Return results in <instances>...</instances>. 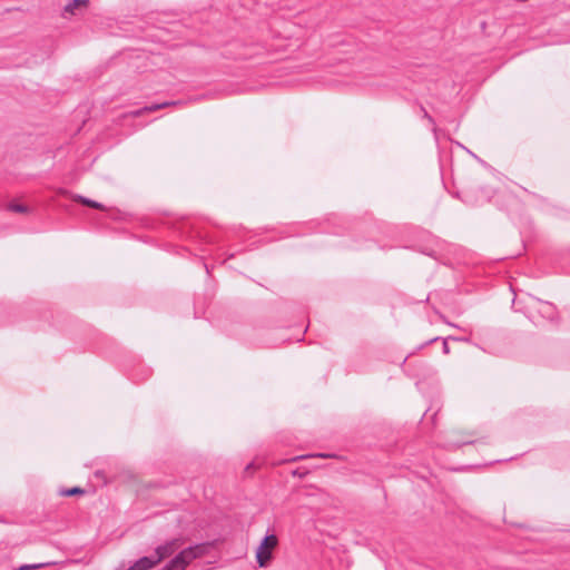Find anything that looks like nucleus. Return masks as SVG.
Returning <instances> with one entry per match:
<instances>
[{
    "instance_id": "obj_1",
    "label": "nucleus",
    "mask_w": 570,
    "mask_h": 570,
    "mask_svg": "<svg viewBox=\"0 0 570 570\" xmlns=\"http://www.w3.org/2000/svg\"><path fill=\"white\" fill-rule=\"evenodd\" d=\"M208 543H199L181 550L163 570H185L195 559L207 554Z\"/></svg>"
},
{
    "instance_id": "obj_2",
    "label": "nucleus",
    "mask_w": 570,
    "mask_h": 570,
    "mask_svg": "<svg viewBox=\"0 0 570 570\" xmlns=\"http://www.w3.org/2000/svg\"><path fill=\"white\" fill-rule=\"evenodd\" d=\"M208 543H199L181 550L163 570H185L195 559L207 554Z\"/></svg>"
},
{
    "instance_id": "obj_3",
    "label": "nucleus",
    "mask_w": 570,
    "mask_h": 570,
    "mask_svg": "<svg viewBox=\"0 0 570 570\" xmlns=\"http://www.w3.org/2000/svg\"><path fill=\"white\" fill-rule=\"evenodd\" d=\"M208 543H199L181 550L163 570H185L195 559L207 554Z\"/></svg>"
},
{
    "instance_id": "obj_4",
    "label": "nucleus",
    "mask_w": 570,
    "mask_h": 570,
    "mask_svg": "<svg viewBox=\"0 0 570 570\" xmlns=\"http://www.w3.org/2000/svg\"><path fill=\"white\" fill-rule=\"evenodd\" d=\"M277 538L274 534L266 535L256 550V560L259 567H266L272 558V550L277 546Z\"/></svg>"
},
{
    "instance_id": "obj_5",
    "label": "nucleus",
    "mask_w": 570,
    "mask_h": 570,
    "mask_svg": "<svg viewBox=\"0 0 570 570\" xmlns=\"http://www.w3.org/2000/svg\"><path fill=\"white\" fill-rule=\"evenodd\" d=\"M183 544V540L179 538L169 540L164 544L158 546L155 549L156 561L161 562L164 559L174 554Z\"/></svg>"
},
{
    "instance_id": "obj_6",
    "label": "nucleus",
    "mask_w": 570,
    "mask_h": 570,
    "mask_svg": "<svg viewBox=\"0 0 570 570\" xmlns=\"http://www.w3.org/2000/svg\"><path fill=\"white\" fill-rule=\"evenodd\" d=\"M158 564L156 561V557H142L137 560L132 566H130L127 570H149Z\"/></svg>"
},
{
    "instance_id": "obj_7",
    "label": "nucleus",
    "mask_w": 570,
    "mask_h": 570,
    "mask_svg": "<svg viewBox=\"0 0 570 570\" xmlns=\"http://www.w3.org/2000/svg\"><path fill=\"white\" fill-rule=\"evenodd\" d=\"M89 0H70L63 8L65 13L76 14L77 10L87 8Z\"/></svg>"
},
{
    "instance_id": "obj_8",
    "label": "nucleus",
    "mask_w": 570,
    "mask_h": 570,
    "mask_svg": "<svg viewBox=\"0 0 570 570\" xmlns=\"http://www.w3.org/2000/svg\"><path fill=\"white\" fill-rule=\"evenodd\" d=\"M72 199L75 202H78L85 206H88V207H92V208H96V209H104V205L98 203V202H95V200H91L89 198H86L83 196H80V195H75L72 197Z\"/></svg>"
},
{
    "instance_id": "obj_9",
    "label": "nucleus",
    "mask_w": 570,
    "mask_h": 570,
    "mask_svg": "<svg viewBox=\"0 0 570 570\" xmlns=\"http://www.w3.org/2000/svg\"><path fill=\"white\" fill-rule=\"evenodd\" d=\"M72 199L75 202H78L85 206H88V207H92V208H96V209H104V205L98 203V202H95V200H91L89 198H86L83 196H80V195H75L72 197Z\"/></svg>"
},
{
    "instance_id": "obj_10",
    "label": "nucleus",
    "mask_w": 570,
    "mask_h": 570,
    "mask_svg": "<svg viewBox=\"0 0 570 570\" xmlns=\"http://www.w3.org/2000/svg\"><path fill=\"white\" fill-rule=\"evenodd\" d=\"M175 102H169V101H166V102H163V104H157V105H151V106H147L142 109H139L137 111L134 112V116H140L142 115L145 111L147 112H151V111H156L160 108H164V107H167V106H170V105H174Z\"/></svg>"
},
{
    "instance_id": "obj_11",
    "label": "nucleus",
    "mask_w": 570,
    "mask_h": 570,
    "mask_svg": "<svg viewBox=\"0 0 570 570\" xmlns=\"http://www.w3.org/2000/svg\"><path fill=\"white\" fill-rule=\"evenodd\" d=\"M81 493H83V490L78 487H75V488H71V489H68V490L61 492V494L65 497H71V495L81 494Z\"/></svg>"
},
{
    "instance_id": "obj_12",
    "label": "nucleus",
    "mask_w": 570,
    "mask_h": 570,
    "mask_svg": "<svg viewBox=\"0 0 570 570\" xmlns=\"http://www.w3.org/2000/svg\"><path fill=\"white\" fill-rule=\"evenodd\" d=\"M9 209L16 213H28V207L21 204H10Z\"/></svg>"
},
{
    "instance_id": "obj_13",
    "label": "nucleus",
    "mask_w": 570,
    "mask_h": 570,
    "mask_svg": "<svg viewBox=\"0 0 570 570\" xmlns=\"http://www.w3.org/2000/svg\"><path fill=\"white\" fill-rule=\"evenodd\" d=\"M45 563H39V564H23L19 568V570H35V569H38V568H41L43 567Z\"/></svg>"
},
{
    "instance_id": "obj_14",
    "label": "nucleus",
    "mask_w": 570,
    "mask_h": 570,
    "mask_svg": "<svg viewBox=\"0 0 570 570\" xmlns=\"http://www.w3.org/2000/svg\"><path fill=\"white\" fill-rule=\"evenodd\" d=\"M443 352H444L445 354H449V353H450V347H449V345H448L446 341H444V342H443Z\"/></svg>"
},
{
    "instance_id": "obj_15",
    "label": "nucleus",
    "mask_w": 570,
    "mask_h": 570,
    "mask_svg": "<svg viewBox=\"0 0 570 570\" xmlns=\"http://www.w3.org/2000/svg\"><path fill=\"white\" fill-rule=\"evenodd\" d=\"M252 468H253V464L250 463V464H248V465H247V468H246V469H247V470H249V469H252Z\"/></svg>"
}]
</instances>
